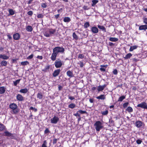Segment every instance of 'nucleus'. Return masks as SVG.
<instances>
[{
	"label": "nucleus",
	"mask_w": 147,
	"mask_h": 147,
	"mask_svg": "<svg viewBox=\"0 0 147 147\" xmlns=\"http://www.w3.org/2000/svg\"><path fill=\"white\" fill-rule=\"evenodd\" d=\"M113 73L115 75H117V74L118 73V71L116 69H115L113 71Z\"/></svg>",
	"instance_id": "56"
},
{
	"label": "nucleus",
	"mask_w": 147,
	"mask_h": 147,
	"mask_svg": "<svg viewBox=\"0 0 147 147\" xmlns=\"http://www.w3.org/2000/svg\"><path fill=\"white\" fill-rule=\"evenodd\" d=\"M76 106L75 104L74 103H71L68 105V107L71 109L74 108Z\"/></svg>",
	"instance_id": "33"
},
{
	"label": "nucleus",
	"mask_w": 147,
	"mask_h": 147,
	"mask_svg": "<svg viewBox=\"0 0 147 147\" xmlns=\"http://www.w3.org/2000/svg\"><path fill=\"white\" fill-rule=\"evenodd\" d=\"M143 123L141 121H137L135 123V125L138 128L141 127Z\"/></svg>",
	"instance_id": "8"
},
{
	"label": "nucleus",
	"mask_w": 147,
	"mask_h": 147,
	"mask_svg": "<svg viewBox=\"0 0 147 147\" xmlns=\"http://www.w3.org/2000/svg\"><path fill=\"white\" fill-rule=\"evenodd\" d=\"M2 59H9V57L7 55H3Z\"/></svg>",
	"instance_id": "46"
},
{
	"label": "nucleus",
	"mask_w": 147,
	"mask_h": 147,
	"mask_svg": "<svg viewBox=\"0 0 147 147\" xmlns=\"http://www.w3.org/2000/svg\"><path fill=\"white\" fill-rule=\"evenodd\" d=\"M138 47V46L136 45L134 46H131L130 47V48L129 51H133L134 50L136 49Z\"/></svg>",
	"instance_id": "26"
},
{
	"label": "nucleus",
	"mask_w": 147,
	"mask_h": 147,
	"mask_svg": "<svg viewBox=\"0 0 147 147\" xmlns=\"http://www.w3.org/2000/svg\"><path fill=\"white\" fill-rule=\"evenodd\" d=\"M137 107H141L142 108L144 109H147V105L145 102H143L138 104L137 105Z\"/></svg>",
	"instance_id": "6"
},
{
	"label": "nucleus",
	"mask_w": 147,
	"mask_h": 147,
	"mask_svg": "<svg viewBox=\"0 0 147 147\" xmlns=\"http://www.w3.org/2000/svg\"><path fill=\"white\" fill-rule=\"evenodd\" d=\"M84 56L82 54H80L78 55V58L83 59L84 58Z\"/></svg>",
	"instance_id": "48"
},
{
	"label": "nucleus",
	"mask_w": 147,
	"mask_h": 147,
	"mask_svg": "<svg viewBox=\"0 0 147 147\" xmlns=\"http://www.w3.org/2000/svg\"><path fill=\"white\" fill-rule=\"evenodd\" d=\"M16 99L19 101H22L24 100V97L20 94H18L16 96Z\"/></svg>",
	"instance_id": "12"
},
{
	"label": "nucleus",
	"mask_w": 147,
	"mask_h": 147,
	"mask_svg": "<svg viewBox=\"0 0 147 147\" xmlns=\"http://www.w3.org/2000/svg\"><path fill=\"white\" fill-rule=\"evenodd\" d=\"M107 85L104 84L102 86H99L98 87L97 90L98 92L102 91L106 87Z\"/></svg>",
	"instance_id": "11"
},
{
	"label": "nucleus",
	"mask_w": 147,
	"mask_h": 147,
	"mask_svg": "<svg viewBox=\"0 0 147 147\" xmlns=\"http://www.w3.org/2000/svg\"><path fill=\"white\" fill-rule=\"evenodd\" d=\"M33 56H34V55L33 54H32L31 55L28 56L27 57V59H31L33 57Z\"/></svg>",
	"instance_id": "52"
},
{
	"label": "nucleus",
	"mask_w": 147,
	"mask_h": 147,
	"mask_svg": "<svg viewBox=\"0 0 147 147\" xmlns=\"http://www.w3.org/2000/svg\"><path fill=\"white\" fill-rule=\"evenodd\" d=\"M132 56V55L131 53H129L125 55L124 58L125 59H127L129 58Z\"/></svg>",
	"instance_id": "25"
},
{
	"label": "nucleus",
	"mask_w": 147,
	"mask_h": 147,
	"mask_svg": "<svg viewBox=\"0 0 147 147\" xmlns=\"http://www.w3.org/2000/svg\"><path fill=\"white\" fill-rule=\"evenodd\" d=\"M125 98V96H120V97H119V98L118 100V102H119V101L122 102L123 101V99H124Z\"/></svg>",
	"instance_id": "27"
},
{
	"label": "nucleus",
	"mask_w": 147,
	"mask_h": 147,
	"mask_svg": "<svg viewBox=\"0 0 147 147\" xmlns=\"http://www.w3.org/2000/svg\"><path fill=\"white\" fill-rule=\"evenodd\" d=\"M96 98L98 99L104 100L105 99V94H102L97 97Z\"/></svg>",
	"instance_id": "14"
},
{
	"label": "nucleus",
	"mask_w": 147,
	"mask_h": 147,
	"mask_svg": "<svg viewBox=\"0 0 147 147\" xmlns=\"http://www.w3.org/2000/svg\"><path fill=\"white\" fill-rule=\"evenodd\" d=\"M7 61L5 60H3L0 63V67H1V66H6L7 65Z\"/></svg>",
	"instance_id": "21"
},
{
	"label": "nucleus",
	"mask_w": 147,
	"mask_h": 147,
	"mask_svg": "<svg viewBox=\"0 0 147 147\" xmlns=\"http://www.w3.org/2000/svg\"><path fill=\"white\" fill-rule=\"evenodd\" d=\"M9 107L12 110L13 114H16L19 112V110L18 109V106L15 103H12L10 104Z\"/></svg>",
	"instance_id": "2"
},
{
	"label": "nucleus",
	"mask_w": 147,
	"mask_h": 147,
	"mask_svg": "<svg viewBox=\"0 0 147 147\" xmlns=\"http://www.w3.org/2000/svg\"><path fill=\"white\" fill-rule=\"evenodd\" d=\"M27 14L29 15L32 16L33 14V12L31 11H29L27 12Z\"/></svg>",
	"instance_id": "51"
},
{
	"label": "nucleus",
	"mask_w": 147,
	"mask_h": 147,
	"mask_svg": "<svg viewBox=\"0 0 147 147\" xmlns=\"http://www.w3.org/2000/svg\"><path fill=\"white\" fill-rule=\"evenodd\" d=\"M60 71L61 70L59 69L55 70L53 74V76L54 77H56L58 76L60 73Z\"/></svg>",
	"instance_id": "10"
},
{
	"label": "nucleus",
	"mask_w": 147,
	"mask_h": 147,
	"mask_svg": "<svg viewBox=\"0 0 147 147\" xmlns=\"http://www.w3.org/2000/svg\"><path fill=\"white\" fill-rule=\"evenodd\" d=\"M129 104V103L128 102H126L124 103L123 104V107L124 108H125L127 107L128 105Z\"/></svg>",
	"instance_id": "45"
},
{
	"label": "nucleus",
	"mask_w": 147,
	"mask_h": 147,
	"mask_svg": "<svg viewBox=\"0 0 147 147\" xmlns=\"http://www.w3.org/2000/svg\"><path fill=\"white\" fill-rule=\"evenodd\" d=\"M20 80V79L17 80L16 81H13V84L15 86H16L17 84L19 83Z\"/></svg>",
	"instance_id": "37"
},
{
	"label": "nucleus",
	"mask_w": 147,
	"mask_h": 147,
	"mask_svg": "<svg viewBox=\"0 0 147 147\" xmlns=\"http://www.w3.org/2000/svg\"><path fill=\"white\" fill-rule=\"evenodd\" d=\"M94 125L96 131H99L103 127L102 123L99 121H97L94 123Z\"/></svg>",
	"instance_id": "3"
},
{
	"label": "nucleus",
	"mask_w": 147,
	"mask_h": 147,
	"mask_svg": "<svg viewBox=\"0 0 147 147\" xmlns=\"http://www.w3.org/2000/svg\"><path fill=\"white\" fill-rule=\"evenodd\" d=\"M71 20L70 18L68 17L64 18L63 19V21L65 22H69Z\"/></svg>",
	"instance_id": "22"
},
{
	"label": "nucleus",
	"mask_w": 147,
	"mask_h": 147,
	"mask_svg": "<svg viewBox=\"0 0 147 147\" xmlns=\"http://www.w3.org/2000/svg\"><path fill=\"white\" fill-rule=\"evenodd\" d=\"M28 90L26 88L21 89L20 90V92L23 93H26L28 92Z\"/></svg>",
	"instance_id": "20"
},
{
	"label": "nucleus",
	"mask_w": 147,
	"mask_h": 147,
	"mask_svg": "<svg viewBox=\"0 0 147 147\" xmlns=\"http://www.w3.org/2000/svg\"><path fill=\"white\" fill-rule=\"evenodd\" d=\"M44 35L46 37H49L51 36L50 35V34H49V33L48 31H47L45 32L44 33Z\"/></svg>",
	"instance_id": "36"
},
{
	"label": "nucleus",
	"mask_w": 147,
	"mask_h": 147,
	"mask_svg": "<svg viewBox=\"0 0 147 147\" xmlns=\"http://www.w3.org/2000/svg\"><path fill=\"white\" fill-rule=\"evenodd\" d=\"M4 133L5 134L4 136H5L9 137V135H10L11 134V133H9L7 131H6L5 132H4Z\"/></svg>",
	"instance_id": "38"
},
{
	"label": "nucleus",
	"mask_w": 147,
	"mask_h": 147,
	"mask_svg": "<svg viewBox=\"0 0 147 147\" xmlns=\"http://www.w3.org/2000/svg\"><path fill=\"white\" fill-rule=\"evenodd\" d=\"M108 113V111L107 110L104 111L101 113L103 115H107Z\"/></svg>",
	"instance_id": "44"
},
{
	"label": "nucleus",
	"mask_w": 147,
	"mask_h": 147,
	"mask_svg": "<svg viewBox=\"0 0 147 147\" xmlns=\"http://www.w3.org/2000/svg\"><path fill=\"white\" fill-rule=\"evenodd\" d=\"M47 144V142L46 140L44 141L43 143L42 144V147H47L46 146V145Z\"/></svg>",
	"instance_id": "43"
},
{
	"label": "nucleus",
	"mask_w": 147,
	"mask_h": 147,
	"mask_svg": "<svg viewBox=\"0 0 147 147\" xmlns=\"http://www.w3.org/2000/svg\"><path fill=\"white\" fill-rule=\"evenodd\" d=\"M92 2V6H93L98 2V1L96 0H93Z\"/></svg>",
	"instance_id": "34"
},
{
	"label": "nucleus",
	"mask_w": 147,
	"mask_h": 147,
	"mask_svg": "<svg viewBox=\"0 0 147 147\" xmlns=\"http://www.w3.org/2000/svg\"><path fill=\"white\" fill-rule=\"evenodd\" d=\"M89 101L91 103H92L94 102V99L93 98H90Z\"/></svg>",
	"instance_id": "63"
},
{
	"label": "nucleus",
	"mask_w": 147,
	"mask_h": 147,
	"mask_svg": "<svg viewBox=\"0 0 147 147\" xmlns=\"http://www.w3.org/2000/svg\"><path fill=\"white\" fill-rule=\"evenodd\" d=\"M74 115L76 116H78L80 117V115L79 113V112H78V111L77 112V113L76 114H74Z\"/></svg>",
	"instance_id": "47"
},
{
	"label": "nucleus",
	"mask_w": 147,
	"mask_h": 147,
	"mask_svg": "<svg viewBox=\"0 0 147 147\" xmlns=\"http://www.w3.org/2000/svg\"><path fill=\"white\" fill-rule=\"evenodd\" d=\"M20 37V34L18 33H16L13 34V38L14 40H18Z\"/></svg>",
	"instance_id": "9"
},
{
	"label": "nucleus",
	"mask_w": 147,
	"mask_h": 147,
	"mask_svg": "<svg viewBox=\"0 0 147 147\" xmlns=\"http://www.w3.org/2000/svg\"><path fill=\"white\" fill-rule=\"evenodd\" d=\"M69 99H70L71 100H74L75 98L74 97L69 96Z\"/></svg>",
	"instance_id": "62"
},
{
	"label": "nucleus",
	"mask_w": 147,
	"mask_h": 147,
	"mask_svg": "<svg viewBox=\"0 0 147 147\" xmlns=\"http://www.w3.org/2000/svg\"><path fill=\"white\" fill-rule=\"evenodd\" d=\"M59 120V119L58 117L54 116L53 118L51 119V123H53L56 124L57 123Z\"/></svg>",
	"instance_id": "5"
},
{
	"label": "nucleus",
	"mask_w": 147,
	"mask_h": 147,
	"mask_svg": "<svg viewBox=\"0 0 147 147\" xmlns=\"http://www.w3.org/2000/svg\"><path fill=\"white\" fill-rule=\"evenodd\" d=\"M50 132V131L48 129V128H47L45 130V134H47L48 133H49Z\"/></svg>",
	"instance_id": "58"
},
{
	"label": "nucleus",
	"mask_w": 147,
	"mask_h": 147,
	"mask_svg": "<svg viewBox=\"0 0 147 147\" xmlns=\"http://www.w3.org/2000/svg\"><path fill=\"white\" fill-rule=\"evenodd\" d=\"M126 110L129 113L132 112L133 111L132 108L130 107H128Z\"/></svg>",
	"instance_id": "28"
},
{
	"label": "nucleus",
	"mask_w": 147,
	"mask_h": 147,
	"mask_svg": "<svg viewBox=\"0 0 147 147\" xmlns=\"http://www.w3.org/2000/svg\"><path fill=\"white\" fill-rule=\"evenodd\" d=\"M79 64H80V67H82L84 66L83 63L82 62L80 61Z\"/></svg>",
	"instance_id": "57"
},
{
	"label": "nucleus",
	"mask_w": 147,
	"mask_h": 147,
	"mask_svg": "<svg viewBox=\"0 0 147 147\" xmlns=\"http://www.w3.org/2000/svg\"><path fill=\"white\" fill-rule=\"evenodd\" d=\"M29 63L27 61H22L21 63V64L22 65H26L29 64Z\"/></svg>",
	"instance_id": "31"
},
{
	"label": "nucleus",
	"mask_w": 147,
	"mask_h": 147,
	"mask_svg": "<svg viewBox=\"0 0 147 147\" xmlns=\"http://www.w3.org/2000/svg\"><path fill=\"white\" fill-rule=\"evenodd\" d=\"M67 76L71 78L73 76V74L72 71L70 70L68 71H67Z\"/></svg>",
	"instance_id": "18"
},
{
	"label": "nucleus",
	"mask_w": 147,
	"mask_h": 147,
	"mask_svg": "<svg viewBox=\"0 0 147 147\" xmlns=\"http://www.w3.org/2000/svg\"><path fill=\"white\" fill-rule=\"evenodd\" d=\"M48 31L49 34H50V35L51 36V34H53L56 32V29L51 28L49 29V30Z\"/></svg>",
	"instance_id": "16"
},
{
	"label": "nucleus",
	"mask_w": 147,
	"mask_h": 147,
	"mask_svg": "<svg viewBox=\"0 0 147 147\" xmlns=\"http://www.w3.org/2000/svg\"><path fill=\"white\" fill-rule=\"evenodd\" d=\"M143 20L144 23L147 25V18H144Z\"/></svg>",
	"instance_id": "50"
},
{
	"label": "nucleus",
	"mask_w": 147,
	"mask_h": 147,
	"mask_svg": "<svg viewBox=\"0 0 147 147\" xmlns=\"http://www.w3.org/2000/svg\"><path fill=\"white\" fill-rule=\"evenodd\" d=\"M90 26L89 23L88 22L85 23L84 25V28H87Z\"/></svg>",
	"instance_id": "35"
},
{
	"label": "nucleus",
	"mask_w": 147,
	"mask_h": 147,
	"mask_svg": "<svg viewBox=\"0 0 147 147\" xmlns=\"http://www.w3.org/2000/svg\"><path fill=\"white\" fill-rule=\"evenodd\" d=\"M109 45L110 46H112L114 45V44L112 42H109Z\"/></svg>",
	"instance_id": "64"
},
{
	"label": "nucleus",
	"mask_w": 147,
	"mask_h": 147,
	"mask_svg": "<svg viewBox=\"0 0 147 147\" xmlns=\"http://www.w3.org/2000/svg\"><path fill=\"white\" fill-rule=\"evenodd\" d=\"M100 69L101 71H106L105 69L102 68V67H101Z\"/></svg>",
	"instance_id": "60"
},
{
	"label": "nucleus",
	"mask_w": 147,
	"mask_h": 147,
	"mask_svg": "<svg viewBox=\"0 0 147 147\" xmlns=\"http://www.w3.org/2000/svg\"><path fill=\"white\" fill-rule=\"evenodd\" d=\"M98 27L102 31L105 32H106V29L105 27L102 26H100L99 25H98Z\"/></svg>",
	"instance_id": "17"
},
{
	"label": "nucleus",
	"mask_w": 147,
	"mask_h": 147,
	"mask_svg": "<svg viewBox=\"0 0 147 147\" xmlns=\"http://www.w3.org/2000/svg\"><path fill=\"white\" fill-rule=\"evenodd\" d=\"M7 36L8 38L9 39V40H11L12 39L11 36L9 34H8L7 35Z\"/></svg>",
	"instance_id": "61"
},
{
	"label": "nucleus",
	"mask_w": 147,
	"mask_h": 147,
	"mask_svg": "<svg viewBox=\"0 0 147 147\" xmlns=\"http://www.w3.org/2000/svg\"><path fill=\"white\" fill-rule=\"evenodd\" d=\"M5 127L4 125L1 123H0V130L2 131L5 129Z\"/></svg>",
	"instance_id": "32"
},
{
	"label": "nucleus",
	"mask_w": 147,
	"mask_h": 147,
	"mask_svg": "<svg viewBox=\"0 0 147 147\" xmlns=\"http://www.w3.org/2000/svg\"><path fill=\"white\" fill-rule=\"evenodd\" d=\"M136 143L138 144H139L141 143L142 141L140 140H138L136 141Z\"/></svg>",
	"instance_id": "54"
},
{
	"label": "nucleus",
	"mask_w": 147,
	"mask_h": 147,
	"mask_svg": "<svg viewBox=\"0 0 147 147\" xmlns=\"http://www.w3.org/2000/svg\"><path fill=\"white\" fill-rule=\"evenodd\" d=\"M9 137H10L11 139H15V136H14L11 133V134L9 135Z\"/></svg>",
	"instance_id": "53"
},
{
	"label": "nucleus",
	"mask_w": 147,
	"mask_h": 147,
	"mask_svg": "<svg viewBox=\"0 0 147 147\" xmlns=\"http://www.w3.org/2000/svg\"><path fill=\"white\" fill-rule=\"evenodd\" d=\"M78 112H79V113L81 114H87V112L86 111H83L81 110H79L78 111Z\"/></svg>",
	"instance_id": "40"
},
{
	"label": "nucleus",
	"mask_w": 147,
	"mask_h": 147,
	"mask_svg": "<svg viewBox=\"0 0 147 147\" xmlns=\"http://www.w3.org/2000/svg\"><path fill=\"white\" fill-rule=\"evenodd\" d=\"M29 110H34V111L36 112L37 111V109L36 108H35L34 107H31L30 109Z\"/></svg>",
	"instance_id": "49"
},
{
	"label": "nucleus",
	"mask_w": 147,
	"mask_h": 147,
	"mask_svg": "<svg viewBox=\"0 0 147 147\" xmlns=\"http://www.w3.org/2000/svg\"><path fill=\"white\" fill-rule=\"evenodd\" d=\"M65 49L63 47H57L54 48L53 50V53L52 54L51 59L52 61L56 60V57L58 53H62L64 52Z\"/></svg>",
	"instance_id": "1"
},
{
	"label": "nucleus",
	"mask_w": 147,
	"mask_h": 147,
	"mask_svg": "<svg viewBox=\"0 0 147 147\" xmlns=\"http://www.w3.org/2000/svg\"><path fill=\"white\" fill-rule=\"evenodd\" d=\"M55 67L57 68L60 67L62 65V63L61 60L58 59L56 60L54 63Z\"/></svg>",
	"instance_id": "4"
},
{
	"label": "nucleus",
	"mask_w": 147,
	"mask_h": 147,
	"mask_svg": "<svg viewBox=\"0 0 147 147\" xmlns=\"http://www.w3.org/2000/svg\"><path fill=\"white\" fill-rule=\"evenodd\" d=\"M43 95L41 93H38L37 94V97L39 99H41L42 98Z\"/></svg>",
	"instance_id": "29"
},
{
	"label": "nucleus",
	"mask_w": 147,
	"mask_h": 147,
	"mask_svg": "<svg viewBox=\"0 0 147 147\" xmlns=\"http://www.w3.org/2000/svg\"><path fill=\"white\" fill-rule=\"evenodd\" d=\"M109 40L112 42H116L118 40V39L116 38L110 37L109 38Z\"/></svg>",
	"instance_id": "23"
},
{
	"label": "nucleus",
	"mask_w": 147,
	"mask_h": 147,
	"mask_svg": "<svg viewBox=\"0 0 147 147\" xmlns=\"http://www.w3.org/2000/svg\"><path fill=\"white\" fill-rule=\"evenodd\" d=\"M83 9L85 10H88L89 9L88 8V7L86 6H84L82 7Z\"/></svg>",
	"instance_id": "59"
},
{
	"label": "nucleus",
	"mask_w": 147,
	"mask_h": 147,
	"mask_svg": "<svg viewBox=\"0 0 147 147\" xmlns=\"http://www.w3.org/2000/svg\"><path fill=\"white\" fill-rule=\"evenodd\" d=\"M6 90V88L4 86L0 87V94H3L4 93Z\"/></svg>",
	"instance_id": "15"
},
{
	"label": "nucleus",
	"mask_w": 147,
	"mask_h": 147,
	"mask_svg": "<svg viewBox=\"0 0 147 147\" xmlns=\"http://www.w3.org/2000/svg\"><path fill=\"white\" fill-rule=\"evenodd\" d=\"M91 30L92 32L94 33H97L98 32V28L95 26H93L92 27Z\"/></svg>",
	"instance_id": "7"
},
{
	"label": "nucleus",
	"mask_w": 147,
	"mask_h": 147,
	"mask_svg": "<svg viewBox=\"0 0 147 147\" xmlns=\"http://www.w3.org/2000/svg\"><path fill=\"white\" fill-rule=\"evenodd\" d=\"M9 12L11 15H13L15 13L14 11L12 9H9Z\"/></svg>",
	"instance_id": "30"
},
{
	"label": "nucleus",
	"mask_w": 147,
	"mask_h": 147,
	"mask_svg": "<svg viewBox=\"0 0 147 147\" xmlns=\"http://www.w3.org/2000/svg\"><path fill=\"white\" fill-rule=\"evenodd\" d=\"M41 6L44 8H46L47 7V5L46 3H43L42 4Z\"/></svg>",
	"instance_id": "55"
},
{
	"label": "nucleus",
	"mask_w": 147,
	"mask_h": 147,
	"mask_svg": "<svg viewBox=\"0 0 147 147\" xmlns=\"http://www.w3.org/2000/svg\"><path fill=\"white\" fill-rule=\"evenodd\" d=\"M59 140V138L56 139V138H54L53 140V142H52L53 144L54 145L56 144L57 142V141L58 140Z\"/></svg>",
	"instance_id": "41"
},
{
	"label": "nucleus",
	"mask_w": 147,
	"mask_h": 147,
	"mask_svg": "<svg viewBox=\"0 0 147 147\" xmlns=\"http://www.w3.org/2000/svg\"><path fill=\"white\" fill-rule=\"evenodd\" d=\"M140 30H146L147 29V25H142L140 26L139 28Z\"/></svg>",
	"instance_id": "13"
},
{
	"label": "nucleus",
	"mask_w": 147,
	"mask_h": 147,
	"mask_svg": "<svg viewBox=\"0 0 147 147\" xmlns=\"http://www.w3.org/2000/svg\"><path fill=\"white\" fill-rule=\"evenodd\" d=\"M50 68V66L47 65L43 69L42 71L44 72H46L49 71V70Z\"/></svg>",
	"instance_id": "24"
},
{
	"label": "nucleus",
	"mask_w": 147,
	"mask_h": 147,
	"mask_svg": "<svg viewBox=\"0 0 147 147\" xmlns=\"http://www.w3.org/2000/svg\"><path fill=\"white\" fill-rule=\"evenodd\" d=\"M26 30L28 32H31L33 30L32 27L30 26H28L26 27Z\"/></svg>",
	"instance_id": "19"
},
{
	"label": "nucleus",
	"mask_w": 147,
	"mask_h": 147,
	"mask_svg": "<svg viewBox=\"0 0 147 147\" xmlns=\"http://www.w3.org/2000/svg\"><path fill=\"white\" fill-rule=\"evenodd\" d=\"M73 38L75 39L76 40H77L78 39V37L76 35L75 33V32H74L73 33Z\"/></svg>",
	"instance_id": "39"
},
{
	"label": "nucleus",
	"mask_w": 147,
	"mask_h": 147,
	"mask_svg": "<svg viewBox=\"0 0 147 147\" xmlns=\"http://www.w3.org/2000/svg\"><path fill=\"white\" fill-rule=\"evenodd\" d=\"M44 15L42 14H38L37 15V17L38 18H43Z\"/></svg>",
	"instance_id": "42"
}]
</instances>
